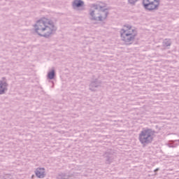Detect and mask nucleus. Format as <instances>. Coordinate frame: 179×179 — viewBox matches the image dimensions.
I'll list each match as a JSON object with an SVG mask.
<instances>
[{
    "label": "nucleus",
    "instance_id": "nucleus-1",
    "mask_svg": "<svg viewBox=\"0 0 179 179\" xmlns=\"http://www.w3.org/2000/svg\"><path fill=\"white\" fill-rule=\"evenodd\" d=\"M55 30L57 28L52 20L46 17L38 20L35 25L36 33L39 36H43V37L52 34V31H55Z\"/></svg>",
    "mask_w": 179,
    "mask_h": 179
},
{
    "label": "nucleus",
    "instance_id": "nucleus-2",
    "mask_svg": "<svg viewBox=\"0 0 179 179\" xmlns=\"http://www.w3.org/2000/svg\"><path fill=\"white\" fill-rule=\"evenodd\" d=\"M120 37L124 43H131L135 40L136 37V30H135L131 25H125L120 30Z\"/></svg>",
    "mask_w": 179,
    "mask_h": 179
},
{
    "label": "nucleus",
    "instance_id": "nucleus-3",
    "mask_svg": "<svg viewBox=\"0 0 179 179\" xmlns=\"http://www.w3.org/2000/svg\"><path fill=\"white\" fill-rule=\"evenodd\" d=\"M94 11L91 13V16L95 20H103L107 17L108 12L106 8V3H99L96 6H94Z\"/></svg>",
    "mask_w": 179,
    "mask_h": 179
},
{
    "label": "nucleus",
    "instance_id": "nucleus-4",
    "mask_svg": "<svg viewBox=\"0 0 179 179\" xmlns=\"http://www.w3.org/2000/svg\"><path fill=\"white\" fill-rule=\"evenodd\" d=\"M139 141L143 145L150 143L153 141V131L149 129L143 130L139 134Z\"/></svg>",
    "mask_w": 179,
    "mask_h": 179
},
{
    "label": "nucleus",
    "instance_id": "nucleus-5",
    "mask_svg": "<svg viewBox=\"0 0 179 179\" xmlns=\"http://www.w3.org/2000/svg\"><path fill=\"white\" fill-rule=\"evenodd\" d=\"M143 5L147 10H155L160 5V0H143Z\"/></svg>",
    "mask_w": 179,
    "mask_h": 179
},
{
    "label": "nucleus",
    "instance_id": "nucleus-6",
    "mask_svg": "<svg viewBox=\"0 0 179 179\" xmlns=\"http://www.w3.org/2000/svg\"><path fill=\"white\" fill-rule=\"evenodd\" d=\"M7 86L8 84H6V82L0 81V94H3V93H5V90H6Z\"/></svg>",
    "mask_w": 179,
    "mask_h": 179
},
{
    "label": "nucleus",
    "instance_id": "nucleus-7",
    "mask_svg": "<svg viewBox=\"0 0 179 179\" xmlns=\"http://www.w3.org/2000/svg\"><path fill=\"white\" fill-rule=\"evenodd\" d=\"M36 174L38 178H43L44 177V169L39 168L36 169Z\"/></svg>",
    "mask_w": 179,
    "mask_h": 179
},
{
    "label": "nucleus",
    "instance_id": "nucleus-8",
    "mask_svg": "<svg viewBox=\"0 0 179 179\" xmlns=\"http://www.w3.org/2000/svg\"><path fill=\"white\" fill-rule=\"evenodd\" d=\"M73 6H76V8H79L80 6H83V1L80 0H75L73 1Z\"/></svg>",
    "mask_w": 179,
    "mask_h": 179
},
{
    "label": "nucleus",
    "instance_id": "nucleus-9",
    "mask_svg": "<svg viewBox=\"0 0 179 179\" xmlns=\"http://www.w3.org/2000/svg\"><path fill=\"white\" fill-rule=\"evenodd\" d=\"M55 76V71L52 70V71L49 72L48 74V78L49 79H54V77Z\"/></svg>",
    "mask_w": 179,
    "mask_h": 179
},
{
    "label": "nucleus",
    "instance_id": "nucleus-10",
    "mask_svg": "<svg viewBox=\"0 0 179 179\" xmlns=\"http://www.w3.org/2000/svg\"><path fill=\"white\" fill-rule=\"evenodd\" d=\"M136 1H138V0H129V2L130 3H135V2H136Z\"/></svg>",
    "mask_w": 179,
    "mask_h": 179
}]
</instances>
